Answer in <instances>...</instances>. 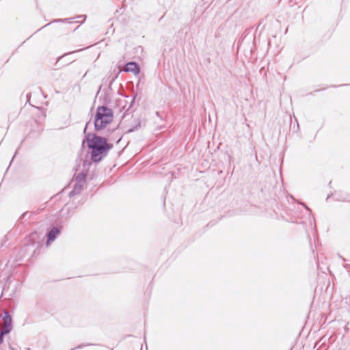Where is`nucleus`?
Wrapping results in <instances>:
<instances>
[{
  "label": "nucleus",
  "mask_w": 350,
  "mask_h": 350,
  "mask_svg": "<svg viewBox=\"0 0 350 350\" xmlns=\"http://www.w3.org/2000/svg\"><path fill=\"white\" fill-rule=\"evenodd\" d=\"M88 123L85 124L83 133L86 134L85 140L88 147L91 150V159L94 163L100 162L106 157L109 151L113 148V145L107 143V138L99 136L95 133H86Z\"/></svg>",
  "instance_id": "1"
},
{
  "label": "nucleus",
  "mask_w": 350,
  "mask_h": 350,
  "mask_svg": "<svg viewBox=\"0 0 350 350\" xmlns=\"http://www.w3.org/2000/svg\"><path fill=\"white\" fill-rule=\"evenodd\" d=\"M113 121V111L106 106H100L96 109L94 119V129L99 131Z\"/></svg>",
  "instance_id": "2"
},
{
  "label": "nucleus",
  "mask_w": 350,
  "mask_h": 350,
  "mask_svg": "<svg viewBox=\"0 0 350 350\" xmlns=\"http://www.w3.org/2000/svg\"><path fill=\"white\" fill-rule=\"evenodd\" d=\"M2 318L4 323V327L2 329L5 332L10 333L12 330V319L10 312L8 310H4L3 312Z\"/></svg>",
  "instance_id": "3"
},
{
  "label": "nucleus",
  "mask_w": 350,
  "mask_h": 350,
  "mask_svg": "<svg viewBox=\"0 0 350 350\" xmlns=\"http://www.w3.org/2000/svg\"><path fill=\"white\" fill-rule=\"evenodd\" d=\"M61 228L58 227H53L51 230L46 234L47 241L46 245H49L51 242H53L57 237L61 233Z\"/></svg>",
  "instance_id": "4"
},
{
  "label": "nucleus",
  "mask_w": 350,
  "mask_h": 350,
  "mask_svg": "<svg viewBox=\"0 0 350 350\" xmlns=\"http://www.w3.org/2000/svg\"><path fill=\"white\" fill-rule=\"evenodd\" d=\"M124 71L127 72H131L135 75H138L140 72V68L137 63L135 62H130L125 65Z\"/></svg>",
  "instance_id": "5"
},
{
  "label": "nucleus",
  "mask_w": 350,
  "mask_h": 350,
  "mask_svg": "<svg viewBox=\"0 0 350 350\" xmlns=\"http://www.w3.org/2000/svg\"><path fill=\"white\" fill-rule=\"evenodd\" d=\"M86 180V174L85 173H79L75 177V183L83 185Z\"/></svg>",
  "instance_id": "6"
},
{
  "label": "nucleus",
  "mask_w": 350,
  "mask_h": 350,
  "mask_svg": "<svg viewBox=\"0 0 350 350\" xmlns=\"http://www.w3.org/2000/svg\"><path fill=\"white\" fill-rule=\"evenodd\" d=\"M82 188H83L82 185L75 183L74 185V187H73L72 190L70 192L69 196L70 197H72L75 195L79 194L81 191Z\"/></svg>",
  "instance_id": "7"
},
{
  "label": "nucleus",
  "mask_w": 350,
  "mask_h": 350,
  "mask_svg": "<svg viewBox=\"0 0 350 350\" xmlns=\"http://www.w3.org/2000/svg\"><path fill=\"white\" fill-rule=\"evenodd\" d=\"M141 120L139 119H136L134 120V124L131 126V127L128 130L129 133L137 131L138 129L141 127Z\"/></svg>",
  "instance_id": "8"
},
{
  "label": "nucleus",
  "mask_w": 350,
  "mask_h": 350,
  "mask_svg": "<svg viewBox=\"0 0 350 350\" xmlns=\"http://www.w3.org/2000/svg\"><path fill=\"white\" fill-rule=\"evenodd\" d=\"M9 333L7 332H5L4 330L1 329L0 332V345L3 343V336L5 335L8 334Z\"/></svg>",
  "instance_id": "9"
},
{
  "label": "nucleus",
  "mask_w": 350,
  "mask_h": 350,
  "mask_svg": "<svg viewBox=\"0 0 350 350\" xmlns=\"http://www.w3.org/2000/svg\"><path fill=\"white\" fill-rule=\"evenodd\" d=\"M27 212L23 213L21 215V217H19V219H20V220L23 219L25 218V215H27Z\"/></svg>",
  "instance_id": "10"
},
{
  "label": "nucleus",
  "mask_w": 350,
  "mask_h": 350,
  "mask_svg": "<svg viewBox=\"0 0 350 350\" xmlns=\"http://www.w3.org/2000/svg\"><path fill=\"white\" fill-rule=\"evenodd\" d=\"M344 267L347 269H350V265L346 264L344 265Z\"/></svg>",
  "instance_id": "11"
},
{
  "label": "nucleus",
  "mask_w": 350,
  "mask_h": 350,
  "mask_svg": "<svg viewBox=\"0 0 350 350\" xmlns=\"http://www.w3.org/2000/svg\"><path fill=\"white\" fill-rule=\"evenodd\" d=\"M85 17H86V16H85V15H81V16H77V18H83V21L85 20Z\"/></svg>",
  "instance_id": "12"
},
{
  "label": "nucleus",
  "mask_w": 350,
  "mask_h": 350,
  "mask_svg": "<svg viewBox=\"0 0 350 350\" xmlns=\"http://www.w3.org/2000/svg\"><path fill=\"white\" fill-rule=\"evenodd\" d=\"M134 100H135V98L132 99V103H133L134 102ZM131 105H132V104L130 105L129 107L127 109L126 111H128L129 109V108L131 107Z\"/></svg>",
  "instance_id": "13"
},
{
  "label": "nucleus",
  "mask_w": 350,
  "mask_h": 350,
  "mask_svg": "<svg viewBox=\"0 0 350 350\" xmlns=\"http://www.w3.org/2000/svg\"><path fill=\"white\" fill-rule=\"evenodd\" d=\"M156 115H157L158 117H161V116H160V113H159V111H157V112H156Z\"/></svg>",
  "instance_id": "14"
},
{
  "label": "nucleus",
  "mask_w": 350,
  "mask_h": 350,
  "mask_svg": "<svg viewBox=\"0 0 350 350\" xmlns=\"http://www.w3.org/2000/svg\"><path fill=\"white\" fill-rule=\"evenodd\" d=\"M70 53H72V52H70V53H65V54L64 55V56H66V55H68V54H70Z\"/></svg>",
  "instance_id": "15"
},
{
  "label": "nucleus",
  "mask_w": 350,
  "mask_h": 350,
  "mask_svg": "<svg viewBox=\"0 0 350 350\" xmlns=\"http://www.w3.org/2000/svg\"><path fill=\"white\" fill-rule=\"evenodd\" d=\"M304 206L306 208V209L309 210L308 207L306 205H304Z\"/></svg>",
  "instance_id": "16"
}]
</instances>
